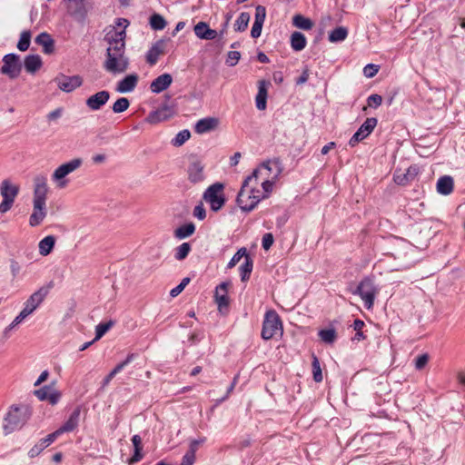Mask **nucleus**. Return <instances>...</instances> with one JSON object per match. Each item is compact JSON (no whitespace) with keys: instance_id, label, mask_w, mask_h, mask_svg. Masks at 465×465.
Listing matches in <instances>:
<instances>
[{"instance_id":"obj_47","label":"nucleus","mask_w":465,"mask_h":465,"mask_svg":"<svg viewBox=\"0 0 465 465\" xmlns=\"http://www.w3.org/2000/svg\"><path fill=\"white\" fill-rule=\"evenodd\" d=\"M191 137L190 131L184 129L180 131L175 137L172 140V144L173 146H181L183 145L186 141H188Z\"/></svg>"},{"instance_id":"obj_54","label":"nucleus","mask_w":465,"mask_h":465,"mask_svg":"<svg viewBox=\"0 0 465 465\" xmlns=\"http://www.w3.org/2000/svg\"><path fill=\"white\" fill-rule=\"evenodd\" d=\"M241 58V54L238 51H230L227 54L226 64L229 66H234Z\"/></svg>"},{"instance_id":"obj_36","label":"nucleus","mask_w":465,"mask_h":465,"mask_svg":"<svg viewBox=\"0 0 465 465\" xmlns=\"http://www.w3.org/2000/svg\"><path fill=\"white\" fill-rule=\"evenodd\" d=\"M55 238L53 235L45 236L39 242V252L43 256L48 255L54 249Z\"/></svg>"},{"instance_id":"obj_26","label":"nucleus","mask_w":465,"mask_h":465,"mask_svg":"<svg viewBox=\"0 0 465 465\" xmlns=\"http://www.w3.org/2000/svg\"><path fill=\"white\" fill-rule=\"evenodd\" d=\"M194 34L200 39L213 40L217 36V32L211 29L205 22H199L194 25Z\"/></svg>"},{"instance_id":"obj_44","label":"nucleus","mask_w":465,"mask_h":465,"mask_svg":"<svg viewBox=\"0 0 465 465\" xmlns=\"http://www.w3.org/2000/svg\"><path fill=\"white\" fill-rule=\"evenodd\" d=\"M167 110L168 109L166 107H164V108L156 110L154 112H152L147 117V121L151 124H156V123L165 120L167 118V114H166Z\"/></svg>"},{"instance_id":"obj_15","label":"nucleus","mask_w":465,"mask_h":465,"mask_svg":"<svg viewBox=\"0 0 465 465\" xmlns=\"http://www.w3.org/2000/svg\"><path fill=\"white\" fill-rule=\"evenodd\" d=\"M49 187L47 177L45 174H37L34 177L33 202L46 203Z\"/></svg>"},{"instance_id":"obj_45","label":"nucleus","mask_w":465,"mask_h":465,"mask_svg":"<svg viewBox=\"0 0 465 465\" xmlns=\"http://www.w3.org/2000/svg\"><path fill=\"white\" fill-rule=\"evenodd\" d=\"M150 25L154 30H163L166 26V21L161 15L153 14L150 17Z\"/></svg>"},{"instance_id":"obj_23","label":"nucleus","mask_w":465,"mask_h":465,"mask_svg":"<svg viewBox=\"0 0 465 465\" xmlns=\"http://www.w3.org/2000/svg\"><path fill=\"white\" fill-rule=\"evenodd\" d=\"M219 125V119L216 117H205L200 119L194 125L195 133L203 134L216 129Z\"/></svg>"},{"instance_id":"obj_41","label":"nucleus","mask_w":465,"mask_h":465,"mask_svg":"<svg viewBox=\"0 0 465 465\" xmlns=\"http://www.w3.org/2000/svg\"><path fill=\"white\" fill-rule=\"evenodd\" d=\"M192 250V246L189 242H183L180 244L174 250V258L177 261L184 260Z\"/></svg>"},{"instance_id":"obj_4","label":"nucleus","mask_w":465,"mask_h":465,"mask_svg":"<svg viewBox=\"0 0 465 465\" xmlns=\"http://www.w3.org/2000/svg\"><path fill=\"white\" fill-rule=\"evenodd\" d=\"M282 322L279 314L274 310L266 312L262 322V338L263 340H271L276 335L282 334Z\"/></svg>"},{"instance_id":"obj_55","label":"nucleus","mask_w":465,"mask_h":465,"mask_svg":"<svg viewBox=\"0 0 465 465\" xmlns=\"http://www.w3.org/2000/svg\"><path fill=\"white\" fill-rule=\"evenodd\" d=\"M379 72V65L368 64L363 68V74L367 78H372Z\"/></svg>"},{"instance_id":"obj_20","label":"nucleus","mask_w":465,"mask_h":465,"mask_svg":"<svg viewBox=\"0 0 465 465\" xmlns=\"http://www.w3.org/2000/svg\"><path fill=\"white\" fill-rule=\"evenodd\" d=\"M46 203L33 202V213L29 218L32 227L39 225L46 216Z\"/></svg>"},{"instance_id":"obj_57","label":"nucleus","mask_w":465,"mask_h":465,"mask_svg":"<svg viewBox=\"0 0 465 465\" xmlns=\"http://www.w3.org/2000/svg\"><path fill=\"white\" fill-rule=\"evenodd\" d=\"M363 326H364V322H363V321H361L360 319H356L353 322V328L356 331L355 339L358 341L365 338L363 335V332L361 331V329L363 328Z\"/></svg>"},{"instance_id":"obj_58","label":"nucleus","mask_w":465,"mask_h":465,"mask_svg":"<svg viewBox=\"0 0 465 465\" xmlns=\"http://www.w3.org/2000/svg\"><path fill=\"white\" fill-rule=\"evenodd\" d=\"M193 216L197 218L200 221H203L206 217V211L203 205V203H200L196 205L193 209Z\"/></svg>"},{"instance_id":"obj_62","label":"nucleus","mask_w":465,"mask_h":465,"mask_svg":"<svg viewBox=\"0 0 465 465\" xmlns=\"http://www.w3.org/2000/svg\"><path fill=\"white\" fill-rule=\"evenodd\" d=\"M26 317H28L23 311L19 312V314L14 319V321L9 324L10 328H15L19 323H21Z\"/></svg>"},{"instance_id":"obj_33","label":"nucleus","mask_w":465,"mask_h":465,"mask_svg":"<svg viewBox=\"0 0 465 465\" xmlns=\"http://www.w3.org/2000/svg\"><path fill=\"white\" fill-rule=\"evenodd\" d=\"M25 68L27 73L35 74L43 64L42 59L38 54H29L25 58Z\"/></svg>"},{"instance_id":"obj_6","label":"nucleus","mask_w":465,"mask_h":465,"mask_svg":"<svg viewBox=\"0 0 465 465\" xmlns=\"http://www.w3.org/2000/svg\"><path fill=\"white\" fill-rule=\"evenodd\" d=\"M83 164L81 158H74L69 162L64 163L59 165L52 174V180L56 183L58 188H64L68 181L65 179L67 175L76 171Z\"/></svg>"},{"instance_id":"obj_30","label":"nucleus","mask_w":465,"mask_h":465,"mask_svg":"<svg viewBox=\"0 0 465 465\" xmlns=\"http://www.w3.org/2000/svg\"><path fill=\"white\" fill-rule=\"evenodd\" d=\"M454 181L450 175H443L437 182V192L442 195H449L453 192Z\"/></svg>"},{"instance_id":"obj_42","label":"nucleus","mask_w":465,"mask_h":465,"mask_svg":"<svg viewBox=\"0 0 465 465\" xmlns=\"http://www.w3.org/2000/svg\"><path fill=\"white\" fill-rule=\"evenodd\" d=\"M321 340L328 344H331L337 338L336 331L333 328L321 330L318 333Z\"/></svg>"},{"instance_id":"obj_63","label":"nucleus","mask_w":465,"mask_h":465,"mask_svg":"<svg viewBox=\"0 0 465 465\" xmlns=\"http://www.w3.org/2000/svg\"><path fill=\"white\" fill-rule=\"evenodd\" d=\"M14 201L3 199L0 203V213H5L8 212L13 206Z\"/></svg>"},{"instance_id":"obj_34","label":"nucleus","mask_w":465,"mask_h":465,"mask_svg":"<svg viewBox=\"0 0 465 465\" xmlns=\"http://www.w3.org/2000/svg\"><path fill=\"white\" fill-rule=\"evenodd\" d=\"M306 45L307 40L302 33L296 31L291 35V46L294 51L299 52L303 50Z\"/></svg>"},{"instance_id":"obj_59","label":"nucleus","mask_w":465,"mask_h":465,"mask_svg":"<svg viewBox=\"0 0 465 465\" xmlns=\"http://www.w3.org/2000/svg\"><path fill=\"white\" fill-rule=\"evenodd\" d=\"M195 461V453L189 450L183 455L181 465H193Z\"/></svg>"},{"instance_id":"obj_49","label":"nucleus","mask_w":465,"mask_h":465,"mask_svg":"<svg viewBox=\"0 0 465 465\" xmlns=\"http://www.w3.org/2000/svg\"><path fill=\"white\" fill-rule=\"evenodd\" d=\"M277 179L271 178L270 175H267L264 180L262 182V187L263 190V194H262V199L266 198L272 193L273 184Z\"/></svg>"},{"instance_id":"obj_5","label":"nucleus","mask_w":465,"mask_h":465,"mask_svg":"<svg viewBox=\"0 0 465 465\" xmlns=\"http://www.w3.org/2000/svg\"><path fill=\"white\" fill-rule=\"evenodd\" d=\"M282 172V164L279 158H274L263 162L258 168L253 170L252 173L248 177H252V181H258L259 178L262 180L270 175L272 179H278Z\"/></svg>"},{"instance_id":"obj_9","label":"nucleus","mask_w":465,"mask_h":465,"mask_svg":"<svg viewBox=\"0 0 465 465\" xmlns=\"http://www.w3.org/2000/svg\"><path fill=\"white\" fill-rule=\"evenodd\" d=\"M52 288V282L46 286L40 287L37 291L33 292L29 298L25 302L22 311L27 315H31L45 301Z\"/></svg>"},{"instance_id":"obj_38","label":"nucleus","mask_w":465,"mask_h":465,"mask_svg":"<svg viewBox=\"0 0 465 465\" xmlns=\"http://www.w3.org/2000/svg\"><path fill=\"white\" fill-rule=\"evenodd\" d=\"M348 36V30L346 27L339 26L333 29L329 34V41L331 43L341 42Z\"/></svg>"},{"instance_id":"obj_53","label":"nucleus","mask_w":465,"mask_h":465,"mask_svg":"<svg viewBox=\"0 0 465 465\" xmlns=\"http://www.w3.org/2000/svg\"><path fill=\"white\" fill-rule=\"evenodd\" d=\"M190 282V278L185 277L182 280V282L174 288H173L170 292V295L172 297L178 296L183 289L187 286V284Z\"/></svg>"},{"instance_id":"obj_1","label":"nucleus","mask_w":465,"mask_h":465,"mask_svg":"<svg viewBox=\"0 0 465 465\" xmlns=\"http://www.w3.org/2000/svg\"><path fill=\"white\" fill-rule=\"evenodd\" d=\"M126 32L110 27L104 41L108 44L104 69L113 74L124 73L129 67V58L125 54Z\"/></svg>"},{"instance_id":"obj_32","label":"nucleus","mask_w":465,"mask_h":465,"mask_svg":"<svg viewBox=\"0 0 465 465\" xmlns=\"http://www.w3.org/2000/svg\"><path fill=\"white\" fill-rule=\"evenodd\" d=\"M255 104L258 110H265L267 105V88L265 81L259 82L258 93L255 97Z\"/></svg>"},{"instance_id":"obj_8","label":"nucleus","mask_w":465,"mask_h":465,"mask_svg":"<svg viewBox=\"0 0 465 465\" xmlns=\"http://www.w3.org/2000/svg\"><path fill=\"white\" fill-rule=\"evenodd\" d=\"M62 3L68 16L77 22H84L89 12L85 0H62Z\"/></svg>"},{"instance_id":"obj_16","label":"nucleus","mask_w":465,"mask_h":465,"mask_svg":"<svg viewBox=\"0 0 465 465\" xmlns=\"http://www.w3.org/2000/svg\"><path fill=\"white\" fill-rule=\"evenodd\" d=\"M81 407L77 406L70 414L68 420L54 433L59 437L63 433L74 431L79 425Z\"/></svg>"},{"instance_id":"obj_31","label":"nucleus","mask_w":465,"mask_h":465,"mask_svg":"<svg viewBox=\"0 0 465 465\" xmlns=\"http://www.w3.org/2000/svg\"><path fill=\"white\" fill-rule=\"evenodd\" d=\"M227 288L228 283L226 282H222L216 287L215 301L220 310H222L223 307H227L229 304Z\"/></svg>"},{"instance_id":"obj_27","label":"nucleus","mask_w":465,"mask_h":465,"mask_svg":"<svg viewBox=\"0 0 465 465\" xmlns=\"http://www.w3.org/2000/svg\"><path fill=\"white\" fill-rule=\"evenodd\" d=\"M35 41L38 45H41L43 47V52L45 54H50L54 53V41L48 33L43 32V33L39 34L35 37Z\"/></svg>"},{"instance_id":"obj_37","label":"nucleus","mask_w":465,"mask_h":465,"mask_svg":"<svg viewBox=\"0 0 465 465\" xmlns=\"http://www.w3.org/2000/svg\"><path fill=\"white\" fill-rule=\"evenodd\" d=\"M292 25L302 30H311L313 26L312 21L302 15H295L292 17Z\"/></svg>"},{"instance_id":"obj_18","label":"nucleus","mask_w":465,"mask_h":465,"mask_svg":"<svg viewBox=\"0 0 465 465\" xmlns=\"http://www.w3.org/2000/svg\"><path fill=\"white\" fill-rule=\"evenodd\" d=\"M34 393L40 401H47L52 405L56 404L61 398V393L50 386L35 390Z\"/></svg>"},{"instance_id":"obj_7","label":"nucleus","mask_w":465,"mask_h":465,"mask_svg":"<svg viewBox=\"0 0 465 465\" xmlns=\"http://www.w3.org/2000/svg\"><path fill=\"white\" fill-rule=\"evenodd\" d=\"M203 198L210 204V207L213 212L221 210L225 203L223 184L221 183L212 184L205 190Z\"/></svg>"},{"instance_id":"obj_2","label":"nucleus","mask_w":465,"mask_h":465,"mask_svg":"<svg viewBox=\"0 0 465 465\" xmlns=\"http://www.w3.org/2000/svg\"><path fill=\"white\" fill-rule=\"evenodd\" d=\"M32 415L31 409L26 405L10 407L4 420V432L5 435L20 430Z\"/></svg>"},{"instance_id":"obj_25","label":"nucleus","mask_w":465,"mask_h":465,"mask_svg":"<svg viewBox=\"0 0 465 465\" xmlns=\"http://www.w3.org/2000/svg\"><path fill=\"white\" fill-rule=\"evenodd\" d=\"M3 199L14 201L19 193V186L12 183L8 179L4 180L0 185Z\"/></svg>"},{"instance_id":"obj_24","label":"nucleus","mask_w":465,"mask_h":465,"mask_svg":"<svg viewBox=\"0 0 465 465\" xmlns=\"http://www.w3.org/2000/svg\"><path fill=\"white\" fill-rule=\"evenodd\" d=\"M58 436L54 432L48 434L45 438L41 439L34 447L28 451L30 458L37 457L45 448L50 446Z\"/></svg>"},{"instance_id":"obj_52","label":"nucleus","mask_w":465,"mask_h":465,"mask_svg":"<svg viewBox=\"0 0 465 465\" xmlns=\"http://www.w3.org/2000/svg\"><path fill=\"white\" fill-rule=\"evenodd\" d=\"M429 360H430V356L428 353H423V354L419 355L415 359V363H414L415 369L418 371L422 370L428 364Z\"/></svg>"},{"instance_id":"obj_28","label":"nucleus","mask_w":465,"mask_h":465,"mask_svg":"<svg viewBox=\"0 0 465 465\" xmlns=\"http://www.w3.org/2000/svg\"><path fill=\"white\" fill-rule=\"evenodd\" d=\"M135 355L134 353L128 354L126 359L123 361L122 362L118 363L104 379L103 381V388L107 386L111 381L114 379V377L118 374L120 371L124 370L125 366H127L130 362L133 361Z\"/></svg>"},{"instance_id":"obj_48","label":"nucleus","mask_w":465,"mask_h":465,"mask_svg":"<svg viewBox=\"0 0 465 465\" xmlns=\"http://www.w3.org/2000/svg\"><path fill=\"white\" fill-rule=\"evenodd\" d=\"M114 325L112 321L107 322H101L95 328L94 341L100 340Z\"/></svg>"},{"instance_id":"obj_3","label":"nucleus","mask_w":465,"mask_h":465,"mask_svg":"<svg viewBox=\"0 0 465 465\" xmlns=\"http://www.w3.org/2000/svg\"><path fill=\"white\" fill-rule=\"evenodd\" d=\"M252 177H247L237 195V203L243 212H251L262 200V194H253L251 189Z\"/></svg>"},{"instance_id":"obj_13","label":"nucleus","mask_w":465,"mask_h":465,"mask_svg":"<svg viewBox=\"0 0 465 465\" xmlns=\"http://www.w3.org/2000/svg\"><path fill=\"white\" fill-rule=\"evenodd\" d=\"M377 123L378 120L374 117L367 118L357 132L351 136L349 141V145L351 147H354L359 142L368 137L376 127Z\"/></svg>"},{"instance_id":"obj_12","label":"nucleus","mask_w":465,"mask_h":465,"mask_svg":"<svg viewBox=\"0 0 465 465\" xmlns=\"http://www.w3.org/2000/svg\"><path fill=\"white\" fill-rule=\"evenodd\" d=\"M54 82L56 83L57 87L61 91L71 93L83 84V78L80 75L68 76L64 74H59L54 79Z\"/></svg>"},{"instance_id":"obj_39","label":"nucleus","mask_w":465,"mask_h":465,"mask_svg":"<svg viewBox=\"0 0 465 465\" xmlns=\"http://www.w3.org/2000/svg\"><path fill=\"white\" fill-rule=\"evenodd\" d=\"M250 14L242 12L234 23V30L237 32H243L248 27L250 22Z\"/></svg>"},{"instance_id":"obj_11","label":"nucleus","mask_w":465,"mask_h":465,"mask_svg":"<svg viewBox=\"0 0 465 465\" xmlns=\"http://www.w3.org/2000/svg\"><path fill=\"white\" fill-rule=\"evenodd\" d=\"M22 71L20 57L15 54H7L3 57V66L1 73L7 75L10 79H15Z\"/></svg>"},{"instance_id":"obj_43","label":"nucleus","mask_w":465,"mask_h":465,"mask_svg":"<svg viewBox=\"0 0 465 465\" xmlns=\"http://www.w3.org/2000/svg\"><path fill=\"white\" fill-rule=\"evenodd\" d=\"M31 32L29 30H25L21 33L19 41L17 43L18 50L25 52L28 50L31 43Z\"/></svg>"},{"instance_id":"obj_35","label":"nucleus","mask_w":465,"mask_h":465,"mask_svg":"<svg viewBox=\"0 0 465 465\" xmlns=\"http://www.w3.org/2000/svg\"><path fill=\"white\" fill-rule=\"evenodd\" d=\"M195 232V225L193 223H188L176 228L173 232L175 238L182 240L190 237Z\"/></svg>"},{"instance_id":"obj_22","label":"nucleus","mask_w":465,"mask_h":465,"mask_svg":"<svg viewBox=\"0 0 465 465\" xmlns=\"http://www.w3.org/2000/svg\"><path fill=\"white\" fill-rule=\"evenodd\" d=\"M138 83V75L131 74L117 83L115 90L120 94L130 93L134 90Z\"/></svg>"},{"instance_id":"obj_29","label":"nucleus","mask_w":465,"mask_h":465,"mask_svg":"<svg viewBox=\"0 0 465 465\" xmlns=\"http://www.w3.org/2000/svg\"><path fill=\"white\" fill-rule=\"evenodd\" d=\"M164 42L163 40L157 41L147 52L146 61L151 65L157 63L159 56L163 54Z\"/></svg>"},{"instance_id":"obj_46","label":"nucleus","mask_w":465,"mask_h":465,"mask_svg":"<svg viewBox=\"0 0 465 465\" xmlns=\"http://www.w3.org/2000/svg\"><path fill=\"white\" fill-rule=\"evenodd\" d=\"M130 102L125 97L118 98L112 106V110L115 114H120L128 109Z\"/></svg>"},{"instance_id":"obj_17","label":"nucleus","mask_w":465,"mask_h":465,"mask_svg":"<svg viewBox=\"0 0 465 465\" xmlns=\"http://www.w3.org/2000/svg\"><path fill=\"white\" fill-rule=\"evenodd\" d=\"M110 99V93L103 90L89 96L86 101V106L92 111L100 110Z\"/></svg>"},{"instance_id":"obj_50","label":"nucleus","mask_w":465,"mask_h":465,"mask_svg":"<svg viewBox=\"0 0 465 465\" xmlns=\"http://www.w3.org/2000/svg\"><path fill=\"white\" fill-rule=\"evenodd\" d=\"M312 366L313 380L316 382H321L322 381V369H321L320 361L314 354L312 355Z\"/></svg>"},{"instance_id":"obj_40","label":"nucleus","mask_w":465,"mask_h":465,"mask_svg":"<svg viewBox=\"0 0 465 465\" xmlns=\"http://www.w3.org/2000/svg\"><path fill=\"white\" fill-rule=\"evenodd\" d=\"M241 279L242 282L247 281L250 278L252 271V260L250 256H246L244 262L240 266Z\"/></svg>"},{"instance_id":"obj_19","label":"nucleus","mask_w":465,"mask_h":465,"mask_svg":"<svg viewBox=\"0 0 465 465\" xmlns=\"http://www.w3.org/2000/svg\"><path fill=\"white\" fill-rule=\"evenodd\" d=\"M266 17V8L262 5H257L255 8L254 23L251 30L252 38H258L262 34V29Z\"/></svg>"},{"instance_id":"obj_21","label":"nucleus","mask_w":465,"mask_h":465,"mask_svg":"<svg viewBox=\"0 0 465 465\" xmlns=\"http://www.w3.org/2000/svg\"><path fill=\"white\" fill-rule=\"evenodd\" d=\"M173 83L170 74H163L156 77L150 84V90L153 94H159L166 90Z\"/></svg>"},{"instance_id":"obj_60","label":"nucleus","mask_w":465,"mask_h":465,"mask_svg":"<svg viewBox=\"0 0 465 465\" xmlns=\"http://www.w3.org/2000/svg\"><path fill=\"white\" fill-rule=\"evenodd\" d=\"M273 236L272 233H265L262 236V246L264 250H269L273 244Z\"/></svg>"},{"instance_id":"obj_51","label":"nucleus","mask_w":465,"mask_h":465,"mask_svg":"<svg viewBox=\"0 0 465 465\" xmlns=\"http://www.w3.org/2000/svg\"><path fill=\"white\" fill-rule=\"evenodd\" d=\"M246 256H249L247 254V250L245 248H241L239 249L236 253L232 256V258L231 259V261L228 262V265L227 267L228 268H232L234 267L240 261L242 257H245Z\"/></svg>"},{"instance_id":"obj_61","label":"nucleus","mask_w":465,"mask_h":465,"mask_svg":"<svg viewBox=\"0 0 465 465\" xmlns=\"http://www.w3.org/2000/svg\"><path fill=\"white\" fill-rule=\"evenodd\" d=\"M206 440V438L205 437H202L198 440H193L191 442H190V446H189V450L196 453L197 450H198V446L200 444H203V442H205Z\"/></svg>"},{"instance_id":"obj_10","label":"nucleus","mask_w":465,"mask_h":465,"mask_svg":"<svg viewBox=\"0 0 465 465\" xmlns=\"http://www.w3.org/2000/svg\"><path fill=\"white\" fill-rule=\"evenodd\" d=\"M352 293L361 298L367 309H371L373 306L376 289L371 279H363Z\"/></svg>"},{"instance_id":"obj_56","label":"nucleus","mask_w":465,"mask_h":465,"mask_svg":"<svg viewBox=\"0 0 465 465\" xmlns=\"http://www.w3.org/2000/svg\"><path fill=\"white\" fill-rule=\"evenodd\" d=\"M381 103L382 97L377 94H371L367 99V104L370 107L377 108L381 104Z\"/></svg>"},{"instance_id":"obj_14","label":"nucleus","mask_w":465,"mask_h":465,"mask_svg":"<svg viewBox=\"0 0 465 465\" xmlns=\"http://www.w3.org/2000/svg\"><path fill=\"white\" fill-rule=\"evenodd\" d=\"M204 168L205 165L201 160L193 157L187 167L188 180L194 184L203 183L205 180Z\"/></svg>"},{"instance_id":"obj_64","label":"nucleus","mask_w":465,"mask_h":465,"mask_svg":"<svg viewBox=\"0 0 465 465\" xmlns=\"http://www.w3.org/2000/svg\"><path fill=\"white\" fill-rule=\"evenodd\" d=\"M10 270H11V273H12L13 277H16L19 274L20 270H21V266H20L19 262H16L15 260H11L10 261Z\"/></svg>"}]
</instances>
